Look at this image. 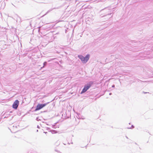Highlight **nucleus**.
Here are the masks:
<instances>
[{
    "mask_svg": "<svg viewBox=\"0 0 153 153\" xmlns=\"http://www.w3.org/2000/svg\"><path fill=\"white\" fill-rule=\"evenodd\" d=\"M94 82L93 81L89 82L87 84L85 85L84 88L81 92V94H83L86 92L93 84Z\"/></svg>",
    "mask_w": 153,
    "mask_h": 153,
    "instance_id": "obj_1",
    "label": "nucleus"
},
{
    "mask_svg": "<svg viewBox=\"0 0 153 153\" xmlns=\"http://www.w3.org/2000/svg\"><path fill=\"white\" fill-rule=\"evenodd\" d=\"M78 57L81 60L83 63H85L88 60L90 57V55L87 54L85 57L82 55H79Z\"/></svg>",
    "mask_w": 153,
    "mask_h": 153,
    "instance_id": "obj_2",
    "label": "nucleus"
},
{
    "mask_svg": "<svg viewBox=\"0 0 153 153\" xmlns=\"http://www.w3.org/2000/svg\"><path fill=\"white\" fill-rule=\"evenodd\" d=\"M50 102H47L46 103H44V104H38L36 108V109L35 110V111H36L38 110H39L45 107L46 105H47V104H48V103H50Z\"/></svg>",
    "mask_w": 153,
    "mask_h": 153,
    "instance_id": "obj_3",
    "label": "nucleus"
},
{
    "mask_svg": "<svg viewBox=\"0 0 153 153\" xmlns=\"http://www.w3.org/2000/svg\"><path fill=\"white\" fill-rule=\"evenodd\" d=\"M104 10L105 12V14L104 15H103L102 16H105L109 15L111 14V9H109L108 8H105L104 9L102 10Z\"/></svg>",
    "mask_w": 153,
    "mask_h": 153,
    "instance_id": "obj_4",
    "label": "nucleus"
},
{
    "mask_svg": "<svg viewBox=\"0 0 153 153\" xmlns=\"http://www.w3.org/2000/svg\"><path fill=\"white\" fill-rule=\"evenodd\" d=\"M19 105V101L18 100H16L13 102L12 105V107L13 108L16 109L18 108Z\"/></svg>",
    "mask_w": 153,
    "mask_h": 153,
    "instance_id": "obj_5",
    "label": "nucleus"
},
{
    "mask_svg": "<svg viewBox=\"0 0 153 153\" xmlns=\"http://www.w3.org/2000/svg\"><path fill=\"white\" fill-rule=\"evenodd\" d=\"M55 8H51V9H50L49 10H48V11L45 14H44V15H43L42 16H45V15H46L47 13H49V12H51V11L52 10H53L55 9Z\"/></svg>",
    "mask_w": 153,
    "mask_h": 153,
    "instance_id": "obj_6",
    "label": "nucleus"
},
{
    "mask_svg": "<svg viewBox=\"0 0 153 153\" xmlns=\"http://www.w3.org/2000/svg\"><path fill=\"white\" fill-rule=\"evenodd\" d=\"M16 16H17V18H16V21L17 22V21L19 20H20V17L17 15H16Z\"/></svg>",
    "mask_w": 153,
    "mask_h": 153,
    "instance_id": "obj_7",
    "label": "nucleus"
},
{
    "mask_svg": "<svg viewBox=\"0 0 153 153\" xmlns=\"http://www.w3.org/2000/svg\"><path fill=\"white\" fill-rule=\"evenodd\" d=\"M51 132L52 134H56L57 133V131L54 130H51Z\"/></svg>",
    "mask_w": 153,
    "mask_h": 153,
    "instance_id": "obj_8",
    "label": "nucleus"
},
{
    "mask_svg": "<svg viewBox=\"0 0 153 153\" xmlns=\"http://www.w3.org/2000/svg\"><path fill=\"white\" fill-rule=\"evenodd\" d=\"M47 62H45L43 63V68L47 64Z\"/></svg>",
    "mask_w": 153,
    "mask_h": 153,
    "instance_id": "obj_9",
    "label": "nucleus"
},
{
    "mask_svg": "<svg viewBox=\"0 0 153 153\" xmlns=\"http://www.w3.org/2000/svg\"><path fill=\"white\" fill-rule=\"evenodd\" d=\"M134 128V126L132 125L131 127L128 128V129H132Z\"/></svg>",
    "mask_w": 153,
    "mask_h": 153,
    "instance_id": "obj_10",
    "label": "nucleus"
},
{
    "mask_svg": "<svg viewBox=\"0 0 153 153\" xmlns=\"http://www.w3.org/2000/svg\"><path fill=\"white\" fill-rule=\"evenodd\" d=\"M36 120L37 121L40 120L39 119L38 117H37L36 119Z\"/></svg>",
    "mask_w": 153,
    "mask_h": 153,
    "instance_id": "obj_11",
    "label": "nucleus"
},
{
    "mask_svg": "<svg viewBox=\"0 0 153 153\" xmlns=\"http://www.w3.org/2000/svg\"><path fill=\"white\" fill-rule=\"evenodd\" d=\"M115 87V85H112V88H114Z\"/></svg>",
    "mask_w": 153,
    "mask_h": 153,
    "instance_id": "obj_12",
    "label": "nucleus"
},
{
    "mask_svg": "<svg viewBox=\"0 0 153 153\" xmlns=\"http://www.w3.org/2000/svg\"><path fill=\"white\" fill-rule=\"evenodd\" d=\"M55 126H55V125L53 126V128H56Z\"/></svg>",
    "mask_w": 153,
    "mask_h": 153,
    "instance_id": "obj_13",
    "label": "nucleus"
},
{
    "mask_svg": "<svg viewBox=\"0 0 153 153\" xmlns=\"http://www.w3.org/2000/svg\"><path fill=\"white\" fill-rule=\"evenodd\" d=\"M37 128H40V127L38 125L37 126Z\"/></svg>",
    "mask_w": 153,
    "mask_h": 153,
    "instance_id": "obj_14",
    "label": "nucleus"
},
{
    "mask_svg": "<svg viewBox=\"0 0 153 153\" xmlns=\"http://www.w3.org/2000/svg\"><path fill=\"white\" fill-rule=\"evenodd\" d=\"M109 95H111L112 94V93H110L109 94Z\"/></svg>",
    "mask_w": 153,
    "mask_h": 153,
    "instance_id": "obj_15",
    "label": "nucleus"
},
{
    "mask_svg": "<svg viewBox=\"0 0 153 153\" xmlns=\"http://www.w3.org/2000/svg\"><path fill=\"white\" fill-rule=\"evenodd\" d=\"M44 133H45V134H46L47 132H44Z\"/></svg>",
    "mask_w": 153,
    "mask_h": 153,
    "instance_id": "obj_16",
    "label": "nucleus"
},
{
    "mask_svg": "<svg viewBox=\"0 0 153 153\" xmlns=\"http://www.w3.org/2000/svg\"><path fill=\"white\" fill-rule=\"evenodd\" d=\"M126 138H127L128 139V137H127V136H126Z\"/></svg>",
    "mask_w": 153,
    "mask_h": 153,
    "instance_id": "obj_17",
    "label": "nucleus"
},
{
    "mask_svg": "<svg viewBox=\"0 0 153 153\" xmlns=\"http://www.w3.org/2000/svg\"><path fill=\"white\" fill-rule=\"evenodd\" d=\"M144 93L145 94H146V93H147V92H144Z\"/></svg>",
    "mask_w": 153,
    "mask_h": 153,
    "instance_id": "obj_18",
    "label": "nucleus"
},
{
    "mask_svg": "<svg viewBox=\"0 0 153 153\" xmlns=\"http://www.w3.org/2000/svg\"><path fill=\"white\" fill-rule=\"evenodd\" d=\"M37 132H38V130H37V131H36Z\"/></svg>",
    "mask_w": 153,
    "mask_h": 153,
    "instance_id": "obj_19",
    "label": "nucleus"
},
{
    "mask_svg": "<svg viewBox=\"0 0 153 153\" xmlns=\"http://www.w3.org/2000/svg\"><path fill=\"white\" fill-rule=\"evenodd\" d=\"M71 143V144H73V142Z\"/></svg>",
    "mask_w": 153,
    "mask_h": 153,
    "instance_id": "obj_20",
    "label": "nucleus"
},
{
    "mask_svg": "<svg viewBox=\"0 0 153 153\" xmlns=\"http://www.w3.org/2000/svg\"><path fill=\"white\" fill-rule=\"evenodd\" d=\"M6 0L7 1V0Z\"/></svg>",
    "mask_w": 153,
    "mask_h": 153,
    "instance_id": "obj_21",
    "label": "nucleus"
}]
</instances>
